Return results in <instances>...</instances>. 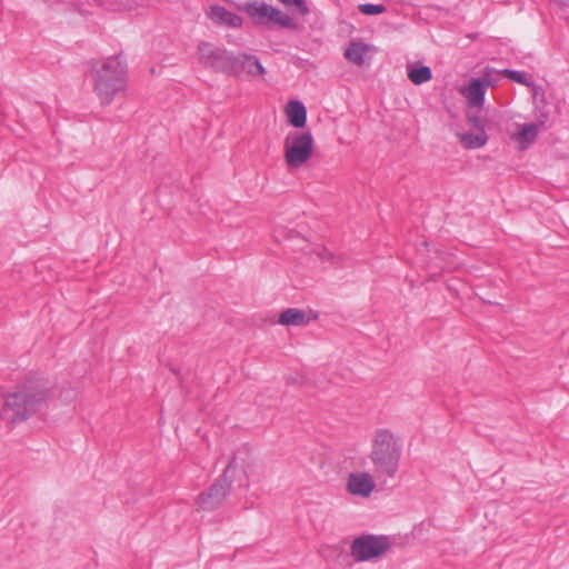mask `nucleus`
Instances as JSON below:
<instances>
[{
	"instance_id": "10",
	"label": "nucleus",
	"mask_w": 569,
	"mask_h": 569,
	"mask_svg": "<svg viewBox=\"0 0 569 569\" xmlns=\"http://www.w3.org/2000/svg\"><path fill=\"white\" fill-rule=\"evenodd\" d=\"M234 71H231V76H238L241 72H247L249 76H262L266 70L259 60L250 54L239 53L234 57Z\"/></svg>"
},
{
	"instance_id": "15",
	"label": "nucleus",
	"mask_w": 569,
	"mask_h": 569,
	"mask_svg": "<svg viewBox=\"0 0 569 569\" xmlns=\"http://www.w3.org/2000/svg\"><path fill=\"white\" fill-rule=\"evenodd\" d=\"M278 322L282 326L300 327L309 322V317L305 310L288 308L280 313Z\"/></svg>"
},
{
	"instance_id": "1",
	"label": "nucleus",
	"mask_w": 569,
	"mask_h": 569,
	"mask_svg": "<svg viewBox=\"0 0 569 569\" xmlns=\"http://www.w3.org/2000/svg\"><path fill=\"white\" fill-rule=\"evenodd\" d=\"M254 463L247 449L238 450L232 460L208 491L199 495L197 505L203 511L218 509L226 500L232 481H238L240 488L248 489L250 478L254 477Z\"/></svg>"
},
{
	"instance_id": "4",
	"label": "nucleus",
	"mask_w": 569,
	"mask_h": 569,
	"mask_svg": "<svg viewBox=\"0 0 569 569\" xmlns=\"http://www.w3.org/2000/svg\"><path fill=\"white\" fill-rule=\"evenodd\" d=\"M403 443L399 435L379 428L372 433L369 459L377 478L392 479L399 469Z\"/></svg>"
},
{
	"instance_id": "14",
	"label": "nucleus",
	"mask_w": 569,
	"mask_h": 569,
	"mask_svg": "<svg viewBox=\"0 0 569 569\" xmlns=\"http://www.w3.org/2000/svg\"><path fill=\"white\" fill-rule=\"evenodd\" d=\"M539 127L536 123L519 124V130L512 138L519 143L520 149H527L538 137Z\"/></svg>"
},
{
	"instance_id": "21",
	"label": "nucleus",
	"mask_w": 569,
	"mask_h": 569,
	"mask_svg": "<svg viewBox=\"0 0 569 569\" xmlns=\"http://www.w3.org/2000/svg\"><path fill=\"white\" fill-rule=\"evenodd\" d=\"M279 1L287 7H290V6L296 7L297 11L302 16H306L309 13V8L305 0H279Z\"/></svg>"
},
{
	"instance_id": "24",
	"label": "nucleus",
	"mask_w": 569,
	"mask_h": 569,
	"mask_svg": "<svg viewBox=\"0 0 569 569\" xmlns=\"http://www.w3.org/2000/svg\"><path fill=\"white\" fill-rule=\"evenodd\" d=\"M319 256H320V258H321V259H326V258H328L329 252H328L326 249H323V250L319 253Z\"/></svg>"
},
{
	"instance_id": "18",
	"label": "nucleus",
	"mask_w": 569,
	"mask_h": 569,
	"mask_svg": "<svg viewBox=\"0 0 569 569\" xmlns=\"http://www.w3.org/2000/svg\"><path fill=\"white\" fill-rule=\"evenodd\" d=\"M408 78L413 84H422L432 78L431 69L427 66L418 68H410L408 70Z\"/></svg>"
},
{
	"instance_id": "19",
	"label": "nucleus",
	"mask_w": 569,
	"mask_h": 569,
	"mask_svg": "<svg viewBox=\"0 0 569 569\" xmlns=\"http://www.w3.org/2000/svg\"><path fill=\"white\" fill-rule=\"evenodd\" d=\"M358 10L366 16H378L385 13L387 8L383 4L361 3L358 6Z\"/></svg>"
},
{
	"instance_id": "17",
	"label": "nucleus",
	"mask_w": 569,
	"mask_h": 569,
	"mask_svg": "<svg viewBox=\"0 0 569 569\" xmlns=\"http://www.w3.org/2000/svg\"><path fill=\"white\" fill-rule=\"evenodd\" d=\"M368 47L360 42H352L345 51V57L352 63L361 66L365 62V54Z\"/></svg>"
},
{
	"instance_id": "8",
	"label": "nucleus",
	"mask_w": 569,
	"mask_h": 569,
	"mask_svg": "<svg viewBox=\"0 0 569 569\" xmlns=\"http://www.w3.org/2000/svg\"><path fill=\"white\" fill-rule=\"evenodd\" d=\"M234 53L210 42H200L198 46L199 62L218 72L230 74L234 71Z\"/></svg>"
},
{
	"instance_id": "11",
	"label": "nucleus",
	"mask_w": 569,
	"mask_h": 569,
	"mask_svg": "<svg viewBox=\"0 0 569 569\" xmlns=\"http://www.w3.org/2000/svg\"><path fill=\"white\" fill-rule=\"evenodd\" d=\"M470 109L480 110L485 103L486 90L480 79H471L467 87L460 89Z\"/></svg>"
},
{
	"instance_id": "13",
	"label": "nucleus",
	"mask_w": 569,
	"mask_h": 569,
	"mask_svg": "<svg viewBox=\"0 0 569 569\" xmlns=\"http://www.w3.org/2000/svg\"><path fill=\"white\" fill-rule=\"evenodd\" d=\"M209 17L217 23H222L233 28L240 27L242 23L241 17L220 6H212L209 11Z\"/></svg>"
},
{
	"instance_id": "7",
	"label": "nucleus",
	"mask_w": 569,
	"mask_h": 569,
	"mask_svg": "<svg viewBox=\"0 0 569 569\" xmlns=\"http://www.w3.org/2000/svg\"><path fill=\"white\" fill-rule=\"evenodd\" d=\"M244 11L256 26L271 28L278 26L280 28L293 29L295 21L283 11L274 8L264 1H251L244 6Z\"/></svg>"
},
{
	"instance_id": "2",
	"label": "nucleus",
	"mask_w": 569,
	"mask_h": 569,
	"mask_svg": "<svg viewBox=\"0 0 569 569\" xmlns=\"http://www.w3.org/2000/svg\"><path fill=\"white\" fill-rule=\"evenodd\" d=\"M89 79L100 103L108 106L126 91L127 66L119 56L94 61L89 70Z\"/></svg>"
},
{
	"instance_id": "5",
	"label": "nucleus",
	"mask_w": 569,
	"mask_h": 569,
	"mask_svg": "<svg viewBox=\"0 0 569 569\" xmlns=\"http://www.w3.org/2000/svg\"><path fill=\"white\" fill-rule=\"evenodd\" d=\"M313 153V137L310 132L293 131L283 141V158L289 169L307 163Z\"/></svg>"
},
{
	"instance_id": "9",
	"label": "nucleus",
	"mask_w": 569,
	"mask_h": 569,
	"mask_svg": "<svg viewBox=\"0 0 569 569\" xmlns=\"http://www.w3.org/2000/svg\"><path fill=\"white\" fill-rule=\"evenodd\" d=\"M375 488V476L369 472H351L348 476L346 489L351 496L368 498Z\"/></svg>"
},
{
	"instance_id": "6",
	"label": "nucleus",
	"mask_w": 569,
	"mask_h": 569,
	"mask_svg": "<svg viewBox=\"0 0 569 569\" xmlns=\"http://www.w3.org/2000/svg\"><path fill=\"white\" fill-rule=\"evenodd\" d=\"M390 547L391 541L388 536L367 533L352 540L350 555L356 562H365L381 558Z\"/></svg>"
},
{
	"instance_id": "12",
	"label": "nucleus",
	"mask_w": 569,
	"mask_h": 569,
	"mask_svg": "<svg viewBox=\"0 0 569 569\" xmlns=\"http://www.w3.org/2000/svg\"><path fill=\"white\" fill-rule=\"evenodd\" d=\"M288 122L295 128H303L307 122V109L301 101L293 100L286 107Z\"/></svg>"
},
{
	"instance_id": "22",
	"label": "nucleus",
	"mask_w": 569,
	"mask_h": 569,
	"mask_svg": "<svg viewBox=\"0 0 569 569\" xmlns=\"http://www.w3.org/2000/svg\"><path fill=\"white\" fill-rule=\"evenodd\" d=\"M481 83L483 84V89L487 91L488 87H493L496 80L491 78L490 72L488 69H486L483 76L479 78Z\"/></svg>"
},
{
	"instance_id": "3",
	"label": "nucleus",
	"mask_w": 569,
	"mask_h": 569,
	"mask_svg": "<svg viewBox=\"0 0 569 569\" xmlns=\"http://www.w3.org/2000/svg\"><path fill=\"white\" fill-rule=\"evenodd\" d=\"M49 389L40 381H27L9 392L0 411V419L8 423L26 420L46 403Z\"/></svg>"
},
{
	"instance_id": "16",
	"label": "nucleus",
	"mask_w": 569,
	"mask_h": 569,
	"mask_svg": "<svg viewBox=\"0 0 569 569\" xmlns=\"http://www.w3.org/2000/svg\"><path fill=\"white\" fill-rule=\"evenodd\" d=\"M460 143L467 149H478L487 143L488 137L485 129L476 132L457 133Z\"/></svg>"
},
{
	"instance_id": "23",
	"label": "nucleus",
	"mask_w": 569,
	"mask_h": 569,
	"mask_svg": "<svg viewBox=\"0 0 569 569\" xmlns=\"http://www.w3.org/2000/svg\"><path fill=\"white\" fill-rule=\"evenodd\" d=\"M467 118L469 123L477 128V130L483 129L480 117L478 114H471L470 112H468Z\"/></svg>"
},
{
	"instance_id": "20",
	"label": "nucleus",
	"mask_w": 569,
	"mask_h": 569,
	"mask_svg": "<svg viewBox=\"0 0 569 569\" xmlns=\"http://www.w3.org/2000/svg\"><path fill=\"white\" fill-rule=\"evenodd\" d=\"M502 73L511 81H515L517 83L525 84V86H531V82L525 72L505 69L502 71Z\"/></svg>"
}]
</instances>
